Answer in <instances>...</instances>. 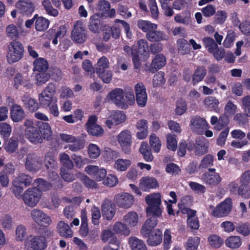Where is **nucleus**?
Masks as SVG:
<instances>
[{
    "mask_svg": "<svg viewBox=\"0 0 250 250\" xmlns=\"http://www.w3.org/2000/svg\"><path fill=\"white\" fill-rule=\"evenodd\" d=\"M158 187L157 180L152 177H145L141 178L140 181V188L146 191L150 189L155 188Z\"/></svg>",
    "mask_w": 250,
    "mask_h": 250,
    "instance_id": "obj_25",
    "label": "nucleus"
},
{
    "mask_svg": "<svg viewBox=\"0 0 250 250\" xmlns=\"http://www.w3.org/2000/svg\"><path fill=\"white\" fill-rule=\"evenodd\" d=\"M139 151L146 161L149 162L152 161L153 157L146 142H142Z\"/></svg>",
    "mask_w": 250,
    "mask_h": 250,
    "instance_id": "obj_47",
    "label": "nucleus"
},
{
    "mask_svg": "<svg viewBox=\"0 0 250 250\" xmlns=\"http://www.w3.org/2000/svg\"><path fill=\"white\" fill-rule=\"evenodd\" d=\"M134 90L137 104L140 107H144L147 100L145 85L142 83H136L134 86Z\"/></svg>",
    "mask_w": 250,
    "mask_h": 250,
    "instance_id": "obj_16",
    "label": "nucleus"
},
{
    "mask_svg": "<svg viewBox=\"0 0 250 250\" xmlns=\"http://www.w3.org/2000/svg\"><path fill=\"white\" fill-rule=\"evenodd\" d=\"M128 243L132 250H147L144 242L135 237H130L128 239Z\"/></svg>",
    "mask_w": 250,
    "mask_h": 250,
    "instance_id": "obj_37",
    "label": "nucleus"
},
{
    "mask_svg": "<svg viewBox=\"0 0 250 250\" xmlns=\"http://www.w3.org/2000/svg\"><path fill=\"white\" fill-rule=\"evenodd\" d=\"M97 118L95 116H91L86 124L87 131L93 136H101L104 133V129L96 124Z\"/></svg>",
    "mask_w": 250,
    "mask_h": 250,
    "instance_id": "obj_20",
    "label": "nucleus"
},
{
    "mask_svg": "<svg viewBox=\"0 0 250 250\" xmlns=\"http://www.w3.org/2000/svg\"><path fill=\"white\" fill-rule=\"evenodd\" d=\"M225 244L228 248L237 249L242 245V241L240 237L232 236L229 237L225 240Z\"/></svg>",
    "mask_w": 250,
    "mask_h": 250,
    "instance_id": "obj_44",
    "label": "nucleus"
},
{
    "mask_svg": "<svg viewBox=\"0 0 250 250\" xmlns=\"http://www.w3.org/2000/svg\"><path fill=\"white\" fill-rule=\"evenodd\" d=\"M42 4L48 15L53 17H56L58 15V10L53 8L50 0H43Z\"/></svg>",
    "mask_w": 250,
    "mask_h": 250,
    "instance_id": "obj_56",
    "label": "nucleus"
},
{
    "mask_svg": "<svg viewBox=\"0 0 250 250\" xmlns=\"http://www.w3.org/2000/svg\"><path fill=\"white\" fill-rule=\"evenodd\" d=\"M85 171L97 181L104 180L106 175V170L105 169L99 168L96 166H88L85 168Z\"/></svg>",
    "mask_w": 250,
    "mask_h": 250,
    "instance_id": "obj_21",
    "label": "nucleus"
},
{
    "mask_svg": "<svg viewBox=\"0 0 250 250\" xmlns=\"http://www.w3.org/2000/svg\"><path fill=\"white\" fill-rule=\"evenodd\" d=\"M101 209L103 216L107 220H111L116 212L115 204L108 199H105L104 201Z\"/></svg>",
    "mask_w": 250,
    "mask_h": 250,
    "instance_id": "obj_18",
    "label": "nucleus"
},
{
    "mask_svg": "<svg viewBox=\"0 0 250 250\" xmlns=\"http://www.w3.org/2000/svg\"><path fill=\"white\" fill-rule=\"evenodd\" d=\"M71 38L74 42L78 43H82L86 40V31L82 21H78L75 23L71 33Z\"/></svg>",
    "mask_w": 250,
    "mask_h": 250,
    "instance_id": "obj_11",
    "label": "nucleus"
},
{
    "mask_svg": "<svg viewBox=\"0 0 250 250\" xmlns=\"http://www.w3.org/2000/svg\"><path fill=\"white\" fill-rule=\"evenodd\" d=\"M24 125L26 127L25 133L26 138L32 143H41V135L38 130L34 126V124L32 120L27 119L24 123Z\"/></svg>",
    "mask_w": 250,
    "mask_h": 250,
    "instance_id": "obj_9",
    "label": "nucleus"
},
{
    "mask_svg": "<svg viewBox=\"0 0 250 250\" xmlns=\"http://www.w3.org/2000/svg\"><path fill=\"white\" fill-rule=\"evenodd\" d=\"M123 221L126 226L135 227L139 222V217L136 212L130 211L124 216Z\"/></svg>",
    "mask_w": 250,
    "mask_h": 250,
    "instance_id": "obj_33",
    "label": "nucleus"
},
{
    "mask_svg": "<svg viewBox=\"0 0 250 250\" xmlns=\"http://www.w3.org/2000/svg\"><path fill=\"white\" fill-rule=\"evenodd\" d=\"M10 117L13 121L18 122L25 117V113L22 108L18 104L13 105L10 110Z\"/></svg>",
    "mask_w": 250,
    "mask_h": 250,
    "instance_id": "obj_29",
    "label": "nucleus"
},
{
    "mask_svg": "<svg viewBox=\"0 0 250 250\" xmlns=\"http://www.w3.org/2000/svg\"><path fill=\"white\" fill-rule=\"evenodd\" d=\"M149 144L154 152L160 151L162 146L159 138L155 134H151L149 137Z\"/></svg>",
    "mask_w": 250,
    "mask_h": 250,
    "instance_id": "obj_49",
    "label": "nucleus"
},
{
    "mask_svg": "<svg viewBox=\"0 0 250 250\" xmlns=\"http://www.w3.org/2000/svg\"><path fill=\"white\" fill-rule=\"evenodd\" d=\"M29 81V78L27 74H17L14 77V85L18 88L19 85H25Z\"/></svg>",
    "mask_w": 250,
    "mask_h": 250,
    "instance_id": "obj_58",
    "label": "nucleus"
},
{
    "mask_svg": "<svg viewBox=\"0 0 250 250\" xmlns=\"http://www.w3.org/2000/svg\"><path fill=\"white\" fill-rule=\"evenodd\" d=\"M201 179L207 185L211 187L218 185L222 180L219 174L216 172L215 168H209L201 176Z\"/></svg>",
    "mask_w": 250,
    "mask_h": 250,
    "instance_id": "obj_14",
    "label": "nucleus"
},
{
    "mask_svg": "<svg viewBox=\"0 0 250 250\" xmlns=\"http://www.w3.org/2000/svg\"><path fill=\"white\" fill-rule=\"evenodd\" d=\"M203 103L206 107L209 110H214L216 112L219 110L218 107L219 102L215 97H207L204 99Z\"/></svg>",
    "mask_w": 250,
    "mask_h": 250,
    "instance_id": "obj_36",
    "label": "nucleus"
},
{
    "mask_svg": "<svg viewBox=\"0 0 250 250\" xmlns=\"http://www.w3.org/2000/svg\"><path fill=\"white\" fill-rule=\"evenodd\" d=\"M124 52L128 56L132 58L133 62L134 63L135 67L138 68L140 66L139 56L135 49H133L128 45H125L123 47Z\"/></svg>",
    "mask_w": 250,
    "mask_h": 250,
    "instance_id": "obj_41",
    "label": "nucleus"
},
{
    "mask_svg": "<svg viewBox=\"0 0 250 250\" xmlns=\"http://www.w3.org/2000/svg\"><path fill=\"white\" fill-rule=\"evenodd\" d=\"M207 74V71L205 67L198 66L195 70L192 75V83L193 85H196L199 82L202 81Z\"/></svg>",
    "mask_w": 250,
    "mask_h": 250,
    "instance_id": "obj_39",
    "label": "nucleus"
},
{
    "mask_svg": "<svg viewBox=\"0 0 250 250\" xmlns=\"http://www.w3.org/2000/svg\"><path fill=\"white\" fill-rule=\"evenodd\" d=\"M147 243L150 246H156L162 241V232L159 229H155L147 236Z\"/></svg>",
    "mask_w": 250,
    "mask_h": 250,
    "instance_id": "obj_27",
    "label": "nucleus"
},
{
    "mask_svg": "<svg viewBox=\"0 0 250 250\" xmlns=\"http://www.w3.org/2000/svg\"><path fill=\"white\" fill-rule=\"evenodd\" d=\"M52 235V232L46 229H43L40 234L31 236L25 241V246L32 250H44L47 247L46 239Z\"/></svg>",
    "mask_w": 250,
    "mask_h": 250,
    "instance_id": "obj_2",
    "label": "nucleus"
},
{
    "mask_svg": "<svg viewBox=\"0 0 250 250\" xmlns=\"http://www.w3.org/2000/svg\"><path fill=\"white\" fill-rule=\"evenodd\" d=\"M22 102L24 105L28 110L31 112L35 111L37 110L39 107L38 104L35 99L32 98L28 95H24L21 99Z\"/></svg>",
    "mask_w": 250,
    "mask_h": 250,
    "instance_id": "obj_34",
    "label": "nucleus"
},
{
    "mask_svg": "<svg viewBox=\"0 0 250 250\" xmlns=\"http://www.w3.org/2000/svg\"><path fill=\"white\" fill-rule=\"evenodd\" d=\"M36 20L35 26L36 30L43 31L48 28L49 21L47 19L42 17L38 16Z\"/></svg>",
    "mask_w": 250,
    "mask_h": 250,
    "instance_id": "obj_45",
    "label": "nucleus"
},
{
    "mask_svg": "<svg viewBox=\"0 0 250 250\" xmlns=\"http://www.w3.org/2000/svg\"><path fill=\"white\" fill-rule=\"evenodd\" d=\"M23 46L19 42H11L6 55L8 63L12 64L20 61L23 56Z\"/></svg>",
    "mask_w": 250,
    "mask_h": 250,
    "instance_id": "obj_4",
    "label": "nucleus"
},
{
    "mask_svg": "<svg viewBox=\"0 0 250 250\" xmlns=\"http://www.w3.org/2000/svg\"><path fill=\"white\" fill-rule=\"evenodd\" d=\"M156 217L152 216L151 217L147 219L143 225L141 229V233L144 237L146 238L147 236L155 229H154L158 223Z\"/></svg>",
    "mask_w": 250,
    "mask_h": 250,
    "instance_id": "obj_23",
    "label": "nucleus"
},
{
    "mask_svg": "<svg viewBox=\"0 0 250 250\" xmlns=\"http://www.w3.org/2000/svg\"><path fill=\"white\" fill-rule=\"evenodd\" d=\"M167 146L169 150L175 151L176 149L177 141L175 135L169 133L167 135Z\"/></svg>",
    "mask_w": 250,
    "mask_h": 250,
    "instance_id": "obj_61",
    "label": "nucleus"
},
{
    "mask_svg": "<svg viewBox=\"0 0 250 250\" xmlns=\"http://www.w3.org/2000/svg\"><path fill=\"white\" fill-rule=\"evenodd\" d=\"M208 242L209 245L214 248H219L223 244L224 241L218 235L215 234H211L209 235L208 238Z\"/></svg>",
    "mask_w": 250,
    "mask_h": 250,
    "instance_id": "obj_53",
    "label": "nucleus"
},
{
    "mask_svg": "<svg viewBox=\"0 0 250 250\" xmlns=\"http://www.w3.org/2000/svg\"><path fill=\"white\" fill-rule=\"evenodd\" d=\"M98 77L105 83H109L112 79L113 73L112 71L108 69L96 72Z\"/></svg>",
    "mask_w": 250,
    "mask_h": 250,
    "instance_id": "obj_54",
    "label": "nucleus"
},
{
    "mask_svg": "<svg viewBox=\"0 0 250 250\" xmlns=\"http://www.w3.org/2000/svg\"><path fill=\"white\" fill-rule=\"evenodd\" d=\"M200 238L197 236L190 237L188 238L185 247L186 250H196L199 246Z\"/></svg>",
    "mask_w": 250,
    "mask_h": 250,
    "instance_id": "obj_50",
    "label": "nucleus"
},
{
    "mask_svg": "<svg viewBox=\"0 0 250 250\" xmlns=\"http://www.w3.org/2000/svg\"><path fill=\"white\" fill-rule=\"evenodd\" d=\"M208 141L204 137H199L196 139L195 152L197 155H202L207 152Z\"/></svg>",
    "mask_w": 250,
    "mask_h": 250,
    "instance_id": "obj_28",
    "label": "nucleus"
},
{
    "mask_svg": "<svg viewBox=\"0 0 250 250\" xmlns=\"http://www.w3.org/2000/svg\"><path fill=\"white\" fill-rule=\"evenodd\" d=\"M202 41L205 48L209 53L213 52L217 48L218 44L210 37H205L203 38Z\"/></svg>",
    "mask_w": 250,
    "mask_h": 250,
    "instance_id": "obj_57",
    "label": "nucleus"
},
{
    "mask_svg": "<svg viewBox=\"0 0 250 250\" xmlns=\"http://www.w3.org/2000/svg\"><path fill=\"white\" fill-rule=\"evenodd\" d=\"M114 200L119 208L127 209L133 205L134 198L133 195L125 192L116 195Z\"/></svg>",
    "mask_w": 250,
    "mask_h": 250,
    "instance_id": "obj_13",
    "label": "nucleus"
},
{
    "mask_svg": "<svg viewBox=\"0 0 250 250\" xmlns=\"http://www.w3.org/2000/svg\"><path fill=\"white\" fill-rule=\"evenodd\" d=\"M145 201L148 207L146 212L148 216H154L160 217L162 215V209L161 208V197L159 193H153L147 195Z\"/></svg>",
    "mask_w": 250,
    "mask_h": 250,
    "instance_id": "obj_3",
    "label": "nucleus"
},
{
    "mask_svg": "<svg viewBox=\"0 0 250 250\" xmlns=\"http://www.w3.org/2000/svg\"><path fill=\"white\" fill-rule=\"evenodd\" d=\"M25 165L29 171H37L41 168L42 159L35 153H29L26 156Z\"/></svg>",
    "mask_w": 250,
    "mask_h": 250,
    "instance_id": "obj_17",
    "label": "nucleus"
},
{
    "mask_svg": "<svg viewBox=\"0 0 250 250\" xmlns=\"http://www.w3.org/2000/svg\"><path fill=\"white\" fill-rule=\"evenodd\" d=\"M131 162L130 160L119 158L114 164V168L118 171H125L130 166Z\"/></svg>",
    "mask_w": 250,
    "mask_h": 250,
    "instance_id": "obj_51",
    "label": "nucleus"
},
{
    "mask_svg": "<svg viewBox=\"0 0 250 250\" xmlns=\"http://www.w3.org/2000/svg\"><path fill=\"white\" fill-rule=\"evenodd\" d=\"M110 67L109 60L105 56L99 58L95 64V71L96 72L108 69Z\"/></svg>",
    "mask_w": 250,
    "mask_h": 250,
    "instance_id": "obj_42",
    "label": "nucleus"
},
{
    "mask_svg": "<svg viewBox=\"0 0 250 250\" xmlns=\"http://www.w3.org/2000/svg\"><path fill=\"white\" fill-rule=\"evenodd\" d=\"M137 25L143 32L146 33H149L152 30L157 29L158 27L156 24L151 23L148 21L142 20H140L138 21Z\"/></svg>",
    "mask_w": 250,
    "mask_h": 250,
    "instance_id": "obj_40",
    "label": "nucleus"
},
{
    "mask_svg": "<svg viewBox=\"0 0 250 250\" xmlns=\"http://www.w3.org/2000/svg\"><path fill=\"white\" fill-rule=\"evenodd\" d=\"M15 5L21 12L27 15H31L35 10L34 4L30 0H20Z\"/></svg>",
    "mask_w": 250,
    "mask_h": 250,
    "instance_id": "obj_24",
    "label": "nucleus"
},
{
    "mask_svg": "<svg viewBox=\"0 0 250 250\" xmlns=\"http://www.w3.org/2000/svg\"><path fill=\"white\" fill-rule=\"evenodd\" d=\"M107 98L120 109H127L135 102V98L132 91H125L122 88H116L107 95Z\"/></svg>",
    "mask_w": 250,
    "mask_h": 250,
    "instance_id": "obj_1",
    "label": "nucleus"
},
{
    "mask_svg": "<svg viewBox=\"0 0 250 250\" xmlns=\"http://www.w3.org/2000/svg\"><path fill=\"white\" fill-rule=\"evenodd\" d=\"M137 46L139 62L145 61L149 57V46L147 41L145 39H140L137 42Z\"/></svg>",
    "mask_w": 250,
    "mask_h": 250,
    "instance_id": "obj_22",
    "label": "nucleus"
},
{
    "mask_svg": "<svg viewBox=\"0 0 250 250\" xmlns=\"http://www.w3.org/2000/svg\"><path fill=\"white\" fill-rule=\"evenodd\" d=\"M34 71L44 72L48 69L47 62L43 58H39L34 61L33 62Z\"/></svg>",
    "mask_w": 250,
    "mask_h": 250,
    "instance_id": "obj_48",
    "label": "nucleus"
},
{
    "mask_svg": "<svg viewBox=\"0 0 250 250\" xmlns=\"http://www.w3.org/2000/svg\"><path fill=\"white\" fill-rule=\"evenodd\" d=\"M56 92V86L53 83H49L44 90L39 95V100L41 104L49 106L52 102L57 100L54 96Z\"/></svg>",
    "mask_w": 250,
    "mask_h": 250,
    "instance_id": "obj_8",
    "label": "nucleus"
},
{
    "mask_svg": "<svg viewBox=\"0 0 250 250\" xmlns=\"http://www.w3.org/2000/svg\"><path fill=\"white\" fill-rule=\"evenodd\" d=\"M177 47L178 54L181 55L189 54L191 50L189 44L184 39H180L177 40Z\"/></svg>",
    "mask_w": 250,
    "mask_h": 250,
    "instance_id": "obj_35",
    "label": "nucleus"
},
{
    "mask_svg": "<svg viewBox=\"0 0 250 250\" xmlns=\"http://www.w3.org/2000/svg\"><path fill=\"white\" fill-rule=\"evenodd\" d=\"M166 79H165L164 73L160 71L154 75L152 83L154 87L162 86L165 83Z\"/></svg>",
    "mask_w": 250,
    "mask_h": 250,
    "instance_id": "obj_59",
    "label": "nucleus"
},
{
    "mask_svg": "<svg viewBox=\"0 0 250 250\" xmlns=\"http://www.w3.org/2000/svg\"><path fill=\"white\" fill-rule=\"evenodd\" d=\"M88 154L90 158L96 159L100 155V148L97 145L91 143L88 146Z\"/></svg>",
    "mask_w": 250,
    "mask_h": 250,
    "instance_id": "obj_60",
    "label": "nucleus"
},
{
    "mask_svg": "<svg viewBox=\"0 0 250 250\" xmlns=\"http://www.w3.org/2000/svg\"><path fill=\"white\" fill-rule=\"evenodd\" d=\"M190 13L188 11H185L180 14H177L174 17L176 22L184 24H188L190 22Z\"/></svg>",
    "mask_w": 250,
    "mask_h": 250,
    "instance_id": "obj_52",
    "label": "nucleus"
},
{
    "mask_svg": "<svg viewBox=\"0 0 250 250\" xmlns=\"http://www.w3.org/2000/svg\"><path fill=\"white\" fill-rule=\"evenodd\" d=\"M60 138L62 142L69 144L67 147L72 151H79L84 147V140L79 137L63 133L60 134Z\"/></svg>",
    "mask_w": 250,
    "mask_h": 250,
    "instance_id": "obj_5",
    "label": "nucleus"
},
{
    "mask_svg": "<svg viewBox=\"0 0 250 250\" xmlns=\"http://www.w3.org/2000/svg\"><path fill=\"white\" fill-rule=\"evenodd\" d=\"M37 125L39 127V132L41 135V138L43 137L44 139H48L51 136L52 131L48 123L38 122Z\"/></svg>",
    "mask_w": 250,
    "mask_h": 250,
    "instance_id": "obj_32",
    "label": "nucleus"
},
{
    "mask_svg": "<svg viewBox=\"0 0 250 250\" xmlns=\"http://www.w3.org/2000/svg\"><path fill=\"white\" fill-rule=\"evenodd\" d=\"M14 181H15V185L19 183L21 185V186L23 184L25 186H28L31 184L32 179L30 176L21 173L15 178Z\"/></svg>",
    "mask_w": 250,
    "mask_h": 250,
    "instance_id": "obj_55",
    "label": "nucleus"
},
{
    "mask_svg": "<svg viewBox=\"0 0 250 250\" xmlns=\"http://www.w3.org/2000/svg\"><path fill=\"white\" fill-rule=\"evenodd\" d=\"M146 38L150 42H159L168 40V36L163 31L152 30L149 33H146Z\"/></svg>",
    "mask_w": 250,
    "mask_h": 250,
    "instance_id": "obj_26",
    "label": "nucleus"
},
{
    "mask_svg": "<svg viewBox=\"0 0 250 250\" xmlns=\"http://www.w3.org/2000/svg\"><path fill=\"white\" fill-rule=\"evenodd\" d=\"M237 106L233 102L229 101L224 108V114L227 116H232L237 111Z\"/></svg>",
    "mask_w": 250,
    "mask_h": 250,
    "instance_id": "obj_63",
    "label": "nucleus"
},
{
    "mask_svg": "<svg viewBox=\"0 0 250 250\" xmlns=\"http://www.w3.org/2000/svg\"><path fill=\"white\" fill-rule=\"evenodd\" d=\"M232 208V200L228 198L216 206L211 212V214L218 218L226 217L230 213Z\"/></svg>",
    "mask_w": 250,
    "mask_h": 250,
    "instance_id": "obj_7",
    "label": "nucleus"
},
{
    "mask_svg": "<svg viewBox=\"0 0 250 250\" xmlns=\"http://www.w3.org/2000/svg\"><path fill=\"white\" fill-rule=\"evenodd\" d=\"M189 126L195 133L202 134L208 128V124L204 118L194 116L190 119Z\"/></svg>",
    "mask_w": 250,
    "mask_h": 250,
    "instance_id": "obj_12",
    "label": "nucleus"
},
{
    "mask_svg": "<svg viewBox=\"0 0 250 250\" xmlns=\"http://www.w3.org/2000/svg\"><path fill=\"white\" fill-rule=\"evenodd\" d=\"M57 231L60 235L64 237H72L73 232L70 226L63 221H60L57 226Z\"/></svg>",
    "mask_w": 250,
    "mask_h": 250,
    "instance_id": "obj_31",
    "label": "nucleus"
},
{
    "mask_svg": "<svg viewBox=\"0 0 250 250\" xmlns=\"http://www.w3.org/2000/svg\"><path fill=\"white\" fill-rule=\"evenodd\" d=\"M166 63V59L162 54H158L156 55L155 58L153 60L151 68L155 69H160L165 65Z\"/></svg>",
    "mask_w": 250,
    "mask_h": 250,
    "instance_id": "obj_46",
    "label": "nucleus"
},
{
    "mask_svg": "<svg viewBox=\"0 0 250 250\" xmlns=\"http://www.w3.org/2000/svg\"><path fill=\"white\" fill-rule=\"evenodd\" d=\"M32 219L38 224L45 226L48 225L51 222L50 217L42 210L34 209L31 212Z\"/></svg>",
    "mask_w": 250,
    "mask_h": 250,
    "instance_id": "obj_19",
    "label": "nucleus"
},
{
    "mask_svg": "<svg viewBox=\"0 0 250 250\" xmlns=\"http://www.w3.org/2000/svg\"><path fill=\"white\" fill-rule=\"evenodd\" d=\"M110 6V3L108 1L105 0H100L99 1L96 8V10L98 12L95 14H99L100 18L105 16V14L109 10Z\"/></svg>",
    "mask_w": 250,
    "mask_h": 250,
    "instance_id": "obj_43",
    "label": "nucleus"
},
{
    "mask_svg": "<svg viewBox=\"0 0 250 250\" xmlns=\"http://www.w3.org/2000/svg\"><path fill=\"white\" fill-rule=\"evenodd\" d=\"M126 119V115L124 112L120 110L112 111L106 120L105 124L108 128L110 129L114 125H117L124 123Z\"/></svg>",
    "mask_w": 250,
    "mask_h": 250,
    "instance_id": "obj_15",
    "label": "nucleus"
},
{
    "mask_svg": "<svg viewBox=\"0 0 250 250\" xmlns=\"http://www.w3.org/2000/svg\"><path fill=\"white\" fill-rule=\"evenodd\" d=\"M45 72H38L36 74L35 81L37 85H41L49 80L50 75Z\"/></svg>",
    "mask_w": 250,
    "mask_h": 250,
    "instance_id": "obj_64",
    "label": "nucleus"
},
{
    "mask_svg": "<svg viewBox=\"0 0 250 250\" xmlns=\"http://www.w3.org/2000/svg\"><path fill=\"white\" fill-rule=\"evenodd\" d=\"M101 18L99 14H94L90 18L88 28L92 33H100L101 26Z\"/></svg>",
    "mask_w": 250,
    "mask_h": 250,
    "instance_id": "obj_30",
    "label": "nucleus"
},
{
    "mask_svg": "<svg viewBox=\"0 0 250 250\" xmlns=\"http://www.w3.org/2000/svg\"><path fill=\"white\" fill-rule=\"evenodd\" d=\"M241 103L244 115L250 117V96L247 95L243 97L241 99Z\"/></svg>",
    "mask_w": 250,
    "mask_h": 250,
    "instance_id": "obj_62",
    "label": "nucleus"
},
{
    "mask_svg": "<svg viewBox=\"0 0 250 250\" xmlns=\"http://www.w3.org/2000/svg\"><path fill=\"white\" fill-rule=\"evenodd\" d=\"M112 230L115 234H119L128 236L130 234V230L125 224L120 222H116L112 227Z\"/></svg>",
    "mask_w": 250,
    "mask_h": 250,
    "instance_id": "obj_38",
    "label": "nucleus"
},
{
    "mask_svg": "<svg viewBox=\"0 0 250 250\" xmlns=\"http://www.w3.org/2000/svg\"><path fill=\"white\" fill-rule=\"evenodd\" d=\"M117 140L120 144L122 150L125 154H129L132 145V135L130 131L124 130L117 136Z\"/></svg>",
    "mask_w": 250,
    "mask_h": 250,
    "instance_id": "obj_10",
    "label": "nucleus"
},
{
    "mask_svg": "<svg viewBox=\"0 0 250 250\" xmlns=\"http://www.w3.org/2000/svg\"><path fill=\"white\" fill-rule=\"evenodd\" d=\"M42 196L40 189L36 188H29L23 195V200L25 205L34 207L39 202Z\"/></svg>",
    "mask_w": 250,
    "mask_h": 250,
    "instance_id": "obj_6",
    "label": "nucleus"
}]
</instances>
